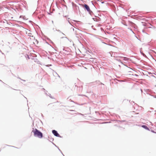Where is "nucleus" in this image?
I'll return each instance as SVG.
<instances>
[{
    "mask_svg": "<svg viewBox=\"0 0 156 156\" xmlns=\"http://www.w3.org/2000/svg\"><path fill=\"white\" fill-rule=\"evenodd\" d=\"M34 135L35 136L38 137L39 138H41L43 137V134L42 133L40 132L37 129H35L33 131Z\"/></svg>",
    "mask_w": 156,
    "mask_h": 156,
    "instance_id": "f257e3e1",
    "label": "nucleus"
},
{
    "mask_svg": "<svg viewBox=\"0 0 156 156\" xmlns=\"http://www.w3.org/2000/svg\"><path fill=\"white\" fill-rule=\"evenodd\" d=\"M83 7H84L89 12H90V9L89 6L85 4L82 5Z\"/></svg>",
    "mask_w": 156,
    "mask_h": 156,
    "instance_id": "f03ea898",
    "label": "nucleus"
},
{
    "mask_svg": "<svg viewBox=\"0 0 156 156\" xmlns=\"http://www.w3.org/2000/svg\"><path fill=\"white\" fill-rule=\"evenodd\" d=\"M52 133L55 136H56L59 137L60 136L59 134H58L57 132L55 130H52Z\"/></svg>",
    "mask_w": 156,
    "mask_h": 156,
    "instance_id": "7ed1b4c3",
    "label": "nucleus"
},
{
    "mask_svg": "<svg viewBox=\"0 0 156 156\" xmlns=\"http://www.w3.org/2000/svg\"><path fill=\"white\" fill-rule=\"evenodd\" d=\"M142 127H143L146 129H148V128L146 126H145V125H143L142 126Z\"/></svg>",
    "mask_w": 156,
    "mask_h": 156,
    "instance_id": "20e7f679",
    "label": "nucleus"
},
{
    "mask_svg": "<svg viewBox=\"0 0 156 156\" xmlns=\"http://www.w3.org/2000/svg\"><path fill=\"white\" fill-rule=\"evenodd\" d=\"M128 58H123V60H128Z\"/></svg>",
    "mask_w": 156,
    "mask_h": 156,
    "instance_id": "39448f33",
    "label": "nucleus"
},
{
    "mask_svg": "<svg viewBox=\"0 0 156 156\" xmlns=\"http://www.w3.org/2000/svg\"><path fill=\"white\" fill-rule=\"evenodd\" d=\"M135 76H138L137 75H136V74L135 75Z\"/></svg>",
    "mask_w": 156,
    "mask_h": 156,
    "instance_id": "423d86ee",
    "label": "nucleus"
}]
</instances>
